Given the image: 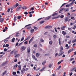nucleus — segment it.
Wrapping results in <instances>:
<instances>
[{
    "mask_svg": "<svg viewBox=\"0 0 76 76\" xmlns=\"http://www.w3.org/2000/svg\"><path fill=\"white\" fill-rule=\"evenodd\" d=\"M21 9H22V6L20 5L17 8L16 11H19V10H20Z\"/></svg>",
    "mask_w": 76,
    "mask_h": 76,
    "instance_id": "f257e3e1",
    "label": "nucleus"
},
{
    "mask_svg": "<svg viewBox=\"0 0 76 76\" xmlns=\"http://www.w3.org/2000/svg\"><path fill=\"white\" fill-rule=\"evenodd\" d=\"M65 10H66V8H62L60 9V11H62V12H63L64 11V12L65 11Z\"/></svg>",
    "mask_w": 76,
    "mask_h": 76,
    "instance_id": "f03ea898",
    "label": "nucleus"
},
{
    "mask_svg": "<svg viewBox=\"0 0 76 76\" xmlns=\"http://www.w3.org/2000/svg\"><path fill=\"white\" fill-rule=\"evenodd\" d=\"M31 51V49H30V48L28 47L27 48V53H30Z\"/></svg>",
    "mask_w": 76,
    "mask_h": 76,
    "instance_id": "7ed1b4c3",
    "label": "nucleus"
},
{
    "mask_svg": "<svg viewBox=\"0 0 76 76\" xmlns=\"http://www.w3.org/2000/svg\"><path fill=\"white\" fill-rule=\"evenodd\" d=\"M34 38V37H33L29 41V44H30V43L31 42H32V41H33V39Z\"/></svg>",
    "mask_w": 76,
    "mask_h": 76,
    "instance_id": "20e7f679",
    "label": "nucleus"
},
{
    "mask_svg": "<svg viewBox=\"0 0 76 76\" xmlns=\"http://www.w3.org/2000/svg\"><path fill=\"white\" fill-rule=\"evenodd\" d=\"M20 56V55L19 54H16L15 56V57H18Z\"/></svg>",
    "mask_w": 76,
    "mask_h": 76,
    "instance_id": "39448f33",
    "label": "nucleus"
},
{
    "mask_svg": "<svg viewBox=\"0 0 76 76\" xmlns=\"http://www.w3.org/2000/svg\"><path fill=\"white\" fill-rule=\"evenodd\" d=\"M18 67L19 68L18 69V70H21V66H20V65H19Z\"/></svg>",
    "mask_w": 76,
    "mask_h": 76,
    "instance_id": "423d86ee",
    "label": "nucleus"
},
{
    "mask_svg": "<svg viewBox=\"0 0 76 76\" xmlns=\"http://www.w3.org/2000/svg\"><path fill=\"white\" fill-rule=\"evenodd\" d=\"M66 28V26H63L62 27H61V29L62 30H64V28Z\"/></svg>",
    "mask_w": 76,
    "mask_h": 76,
    "instance_id": "0eeeda50",
    "label": "nucleus"
},
{
    "mask_svg": "<svg viewBox=\"0 0 76 76\" xmlns=\"http://www.w3.org/2000/svg\"><path fill=\"white\" fill-rule=\"evenodd\" d=\"M21 49L23 50H25L26 49V47H24L23 46H22L21 47Z\"/></svg>",
    "mask_w": 76,
    "mask_h": 76,
    "instance_id": "6e6552de",
    "label": "nucleus"
},
{
    "mask_svg": "<svg viewBox=\"0 0 76 76\" xmlns=\"http://www.w3.org/2000/svg\"><path fill=\"white\" fill-rule=\"evenodd\" d=\"M50 18H51V17L49 16V17H47L45 19V20H48V19H50Z\"/></svg>",
    "mask_w": 76,
    "mask_h": 76,
    "instance_id": "1a4fd4ad",
    "label": "nucleus"
},
{
    "mask_svg": "<svg viewBox=\"0 0 76 76\" xmlns=\"http://www.w3.org/2000/svg\"><path fill=\"white\" fill-rule=\"evenodd\" d=\"M34 29L32 28L31 29L30 32H31V33L34 32Z\"/></svg>",
    "mask_w": 76,
    "mask_h": 76,
    "instance_id": "9d476101",
    "label": "nucleus"
},
{
    "mask_svg": "<svg viewBox=\"0 0 76 76\" xmlns=\"http://www.w3.org/2000/svg\"><path fill=\"white\" fill-rule=\"evenodd\" d=\"M45 69V67H44L42 69H41L40 70V72H41V71L42 72V71H44V70Z\"/></svg>",
    "mask_w": 76,
    "mask_h": 76,
    "instance_id": "9b49d317",
    "label": "nucleus"
},
{
    "mask_svg": "<svg viewBox=\"0 0 76 76\" xmlns=\"http://www.w3.org/2000/svg\"><path fill=\"white\" fill-rule=\"evenodd\" d=\"M4 20V19L3 18H0V21L2 23V22Z\"/></svg>",
    "mask_w": 76,
    "mask_h": 76,
    "instance_id": "f8f14e48",
    "label": "nucleus"
},
{
    "mask_svg": "<svg viewBox=\"0 0 76 76\" xmlns=\"http://www.w3.org/2000/svg\"><path fill=\"white\" fill-rule=\"evenodd\" d=\"M69 18H68L67 17H66L65 19V21H68V20H69Z\"/></svg>",
    "mask_w": 76,
    "mask_h": 76,
    "instance_id": "ddd939ff",
    "label": "nucleus"
},
{
    "mask_svg": "<svg viewBox=\"0 0 76 76\" xmlns=\"http://www.w3.org/2000/svg\"><path fill=\"white\" fill-rule=\"evenodd\" d=\"M63 47L61 46V50H60V52H61L62 50H63Z\"/></svg>",
    "mask_w": 76,
    "mask_h": 76,
    "instance_id": "4468645a",
    "label": "nucleus"
},
{
    "mask_svg": "<svg viewBox=\"0 0 76 76\" xmlns=\"http://www.w3.org/2000/svg\"><path fill=\"white\" fill-rule=\"evenodd\" d=\"M69 9H65V10L64 12H69Z\"/></svg>",
    "mask_w": 76,
    "mask_h": 76,
    "instance_id": "2eb2a0df",
    "label": "nucleus"
},
{
    "mask_svg": "<svg viewBox=\"0 0 76 76\" xmlns=\"http://www.w3.org/2000/svg\"><path fill=\"white\" fill-rule=\"evenodd\" d=\"M62 34L63 35H66V32L64 31H62Z\"/></svg>",
    "mask_w": 76,
    "mask_h": 76,
    "instance_id": "dca6fc26",
    "label": "nucleus"
},
{
    "mask_svg": "<svg viewBox=\"0 0 76 76\" xmlns=\"http://www.w3.org/2000/svg\"><path fill=\"white\" fill-rule=\"evenodd\" d=\"M15 38H13V39H12V42H14L15 41Z\"/></svg>",
    "mask_w": 76,
    "mask_h": 76,
    "instance_id": "f3484780",
    "label": "nucleus"
},
{
    "mask_svg": "<svg viewBox=\"0 0 76 76\" xmlns=\"http://www.w3.org/2000/svg\"><path fill=\"white\" fill-rule=\"evenodd\" d=\"M14 20L15 22L16 21V17H14Z\"/></svg>",
    "mask_w": 76,
    "mask_h": 76,
    "instance_id": "a211bd4d",
    "label": "nucleus"
},
{
    "mask_svg": "<svg viewBox=\"0 0 76 76\" xmlns=\"http://www.w3.org/2000/svg\"><path fill=\"white\" fill-rule=\"evenodd\" d=\"M30 39V36H28L27 37V38L26 39V40H28V39Z\"/></svg>",
    "mask_w": 76,
    "mask_h": 76,
    "instance_id": "6ab92c4d",
    "label": "nucleus"
},
{
    "mask_svg": "<svg viewBox=\"0 0 76 76\" xmlns=\"http://www.w3.org/2000/svg\"><path fill=\"white\" fill-rule=\"evenodd\" d=\"M44 21H41L40 22V23L42 24V23H44Z\"/></svg>",
    "mask_w": 76,
    "mask_h": 76,
    "instance_id": "aec40b11",
    "label": "nucleus"
},
{
    "mask_svg": "<svg viewBox=\"0 0 76 76\" xmlns=\"http://www.w3.org/2000/svg\"><path fill=\"white\" fill-rule=\"evenodd\" d=\"M63 17H64V15H62L61 16H60V17L61 18V19H62Z\"/></svg>",
    "mask_w": 76,
    "mask_h": 76,
    "instance_id": "412c9836",
    "label": "nucleus"
},
{
    "mask_svg": "<svg viewBox=\"0 0 76 76\" xmlns=\"http://www.w3.org/2000/svg\"><path fill=\"white\" fill-rule=\"evenodd\" d=\"M40 41L41 42H44V40L43 39H41L40 40Z\"/></svg>",
    "mask_w": 76,
    "mask_h": 76,
    "instance_id": "4be33fe9",
    "label": "nucleus"
},
{
    "mask_svg": "<svg viewBox=\"0 0 76 76\" xmlns=\"http://www.w3.org/2000/svg\"><path fill=\"white\" fill-rule=\"evenodd\" d=\"M56 15H57L58 14L57 13H55V14H53V15H52V16H54Z\"/></svg>",
    "mask_w": 76,
    "mask_h": 76,
    "instance_id": "5701e85b",
    "label": "nucleus"
},
{
    "mask_svg": "<svg viewBox=\"0 0 76 76\" xmlns=\"http://www.w3.org/2000/svg\"><path fill=\"white\" fill-rule=\"evenodd\" d=\"M49 43L50 45H52V44H53V42H52V41H50L49 42Z\"/></svg>",
    "mask_w": 76,
    "mask_h": 76,
    "instance_id": "b1692460",
    "label": "nucleus"
},
{
    "mask_svg": "<svg viewBox=\"0 0 76 76\" xmlns=\"http://www.w3.org/2000/svg\"><path fill=\"white\" fill-rule=\"evenodd\" d=\"M34 29H35V30H37V29H38V28L36 27H34Z\"/></svg>",
    "mask_w": 76,
    "mask_h": 76,
    "instance_id": "393cba45",
    "label": "nucleus"
},
{
    "mask_svg": "<svg viewBox=\"0 0 76 76\" xmlns=\"http://www.w3.org/2000/svg\"><path fill=\"white\" fill-rule=\"evenodd\" d=\"M45 28V29H49V26H46Z\"/></svg>",
    "mask_w": 76,
    "mask_h": 76,
    "instance_id": "a878e982",
    "label": "nucleus"
},
{
    "mask_svg": "<svg viewBox=\"0 0 76 76\" xmlns=\"http://www.w3.org/2000/svg\"><path fill=\"white\" fill-rule=\"evenodd\" d=\"M23 9H26V7H22Z\"/></svg>",
    "mask_w": 76,
    "mask_h": 76,
    "instance_id": "bb28decb",
    "label": "nucleus"
},
{
    "mask_svg": "<svg viewBox=\"0 0 76 76\" xmlns=\"http://www.w3.org/2000/svg\"><path fill=\"white\" fill-rule=\"evenodd\" d=\"M9 45L7 44H6V45H5L6 47H9Z\"/></svg>",
    "mask_w": 76,
    "mask_h": 76,
    "instance_id": "cd10ccee",
    "label": "nucleus"
},
{
    "mask_svg": "<svg viewBox=\"0 0 76 76\" xmlns=\"http://www.w3.org/2000/svg\"><path fill=\"white\" fill-rule=\"evenodd\" d=\"M52 66V65L51 64H50L49 65V68H51Z\"/></svg>",
    "mask_w": 76,
    "mask_h": 76,
    "instance_id": "c85d7f7f",
    "label": "nucleus"
},
{
    "mask_svg": "<svg viewBox=\"0 0 76 76\" xmlns=\"http://www.w3.org/2000/svg\"><path fill=\"white\" fill-rule=\"evenodd\" d=\"M19 6V4L18 3H17L15 4V6L16 7H18Z\"/></svg>",
    "mask_w": 76,
    "mask_h": 76,
    "instance_id": "c756f323",
    "label": "nucleus"
},
{
    "mask_svg": "<svg viewBox=\"0 0 76 76\" xmlns=\"http://www.w3.org/2000/svg\"><path fill=\"white\" fill-rule=\"evenodd\" d=\"M6 72H7V71H5L3 73V75H2V76H3V75H4L5 74V73H6Z\"/></svg>",
    "mask_w": 76,
    "mask_h": 76,
    "instance_id": "7c9ffc66",
    "label": "nucleus"
},
{
    "mask_svg": "<svg viewBox=\"0 0 76 76\" xmlns=\"http://www.w3.org/2000/svg\"><path fill=\"white\" fill-rule=\"evenodd\" d=\"M61 67V66H59L58 67V70H59V69H60Z\"/></svg>",
    "mask_w": 76,
    "mask_h": 76,
    "instance_id": "2f4dec72",
    "label": "nucleus"
},
{
    "mask_svg": "<svg viewBox=\"0 0 76 76\" xmlns=\"http://www.w3.org/2000/svg\"><path fill=\"white\" fill-rule=\"evenodd\" d=\"M36 56V57H39V54L38 53H37Z\"/></svg>",
    "mask_w": 76,
    "mask_h": 76,
    "instance_id": "473e14b6",
    "label": "nucleus"
},
{
    "mask_svg": "<svg viewBox=\"0 0 76 76\" xmlns=\"http://www.w3.org/2000/svg\"><path fill=\"white\" fill-rule=\"evenodd\" d=\"M34 10V7H32L31 8L30 10Z\"/></svg>",
    "mask_w": 76,
    "mask_h": 76,
    "instance_id": "72a5a7b5",
    "label": "nucleus"
},
{
    "mask_svg": "<svg viewBox=\"0 0 76 76\" xmlns=\"http://www.w3.org/2000/svg\"><path fill=\"white\" fill-rule=\"evenodd\" d=\"M65 4H66V3H64L63 4L62 6L61 7H63V6H64V5H65Z\"/></svg>",
    "mask_w": 76,
    "mask_h": 76,
    "instance_id": "f704fd0d",
    "label": "nucleus"
},
{
    "mask_svg": "<svg viewBox=\"0 0 76 76\" xmlns=\"http://www.w3.org/2000/svg\"><path fill=\"white\" fill-rule=\"evenodd\" d=\"M23 39H24V37H22L20 41H23Z\"/></svg>",
    "mask_w": 76,
    "mask_h": 76,
    "instance_id": "c9c22d12",
    "label": "nucleus"
},
{
    "mask_svg": "<svg viewBox=\"0 0 76 76\" xmlns=\"http://www.w3.org/2000/svg\"><path fill=\"white\" fill-rule=\"evenodd\" d=\"M24 14L25 15H28V12H24Z\"/></svg>",
    "mask_w": 76,
    "mask_h": 76,
    "instance_id": "e433bc0d",
    "label": "nucleus"
},
{
    "mask_svg": "<svg viewBox=\"0 0 76 76\" xmlns=\"http://www.w3.org/2000/svg\"><path fill=\"white\" fill-rule=\"evenodd\" d=\"M54 29L56 32H57V28H56L55 27V28Z\"/></svg>",
    "mask_w": 76,
    "mask_h": 76,
    "instance_id": "4c0bfd02",
    "label": "nucleus"
},
{
    "mask_svg": "<svg viewBox=\"0 0 76 76\" xmlns=\"http://www.w3.org/2000/svg\"><path fill=\"white\" fill-rule=\"evenodd\" d=\"M69 6H70V5H69V4H67L66 5V7H69Z\"/></svg>",
    "mask_w": 76,
    "mask_h": 76,
    "instance_id": "58836bf2",
    "label": "nucleus"
},
{
    "mask_svg": "<svg viewBox=\"0 0 76 76\" xmlns=\"http://www.w3.org/2000/svg\"><path fill=\"white\" fill-rule=\"evenodd\" d=\"M72 28H68V30H69L70 31H72Z\"/></svg>",
    "mask_w": 76,
    "mask_h": 76,
    "instance_id": "ea45409f",
    "label": "nucleus"
},
{
    "mask_svg": "<svg viewBox=\"0 0 76 76\" xmlns=\"http://www.w3.org/2000/svg\"><path fill=\"white\" fill-rule=\"evenodd\" d=\"M12 74L13 75H15L16 74V73L15 72H13Z\"/></svg>",
    "mask_w": 76,
    "mask_h": 76,
    "instance_id": "a19ab883",
    "label": "nucleus"
},
{
    "mask_svg": "<svg viewBox=\"0 0 76 76\" xmlns=\"http://www.w3.org/2000/svg\"><path fill=\"white\" fill-rule=\"evenodd\" d=\"M13 53H14V51H13L12 52H11L10 53V54H13Z\"/></svg>",
    "mask_w": 76,
    "mask_h": 76,
    "instance_id": "79ce46f5",
    "label": "nucleus"
},
{
    "mask_svg": "<svg viewBox=\"0 0 76 76\" xmlns=\"http://www.w3.org/2000/svg\"><path fill=\"white\" fill-rule=\"evenodd\" d=\"M74 58H71L70 59V60L71 61H72V60H74Z\"/></svg>",
    "mask_w": 76,
    "mask_h": 76,
    "instance_id": "37998d69",
    "label": "nucleus"
},
{
    "mask_svg": "<svg viewBox=\"0 0 76 76\" xmlns=\"http://www.w3.org/2000/svg\"><path fill=\"white\" fill-rule=\"evenodd\" d=\"M21 74H23V70H21Z\"/></svg>",
    "mask_w": 76,
    "mask_h": 76,
    "instance_id": "c03bdc74",
    "label": "nucleus"
},
{
    "mask_svg": "<svg viewBox=\"0 0 76 76\" xmlns=\"http://www.w3.org/2000/svg\"><path fill=\"white\" fill-rule=\"evenodd\" d=\"M34 47L36 48V47H37V45L35 44L34 45Z\"/></svg>",
    "mask_w": 76,
    "mask_h": 76,
    "instance_id": "a18cd8bd",
    "label": "nucleus"
},
{
    "mask_svg": "<svg viewBox=\"0 0 76 76\" xmlns=\"http://www.w3.org/2000/svg\"><path fill=\"white\" fill-rule=\"evenodd\" d=\"M52 28V26H49V29Z\"/></svg>",
    "mask_w": 76,
    "mask_h": 76,
    "instance_id": "49530a36",
    "label": "nucleus"
},
{
    "mask_svg": "<svg viewBox=\"0 0 76 76\" xmlns=\"http://www.w3.org/2000/svg\"><path fill=\"white\" fill-rule=\"evenodd\" d=\"M4 51H7V49L6 48H5L4 50Z\"/></svg>",
    "mask_w": 76,
    "mask_h": 76,
    "instance_id": "de8ad7c7",
    "label": "nucleus"
},
{
    "mask_svg": "<svg viewBox=\"0 0 76 76\" xmlns=\"http://www.w3.org/2000/svg\"><path fill=\"white\" fill-rule=\"evenodd\" d=\"M73 2H72L69 4V6H71V5H72V4H73Z\"/></svg>",
    "mask_w": 76,
    "mask_h": 76,
    "instance_id": "09e8293b",
    "label": "nucleus"
},
{
    "mask_svg": "<svg viewBox=\"0 0 76 76\" xmlns=\"http://www.w3.org/2000/svg\"><path fill=\"white\" fill-rule=\"evenodd\" d=\"M23 71L24 72H25L26 71V69H25L24 68H23Z\"/></svg>",
    "mask_w": 76,
    "mask_h": 76,
    "instance_id": "8fccbe9b",
    "label": "nucleus"
},
{
    "mask_svg": "<svg viewBox=\"0 0 76 76\" xmlns=\"http://www.w3.org/2000/svg\"><path fill=\"white\" fill-rule=\"evenodd\" d=\"M34 60H36V61H37V60H37V58H34Z\"/></svg>",
    "mask_w": 76,
    "mask_h": 76,
    "instance_id": "3c124183",
    "label": "nucleus"
},
{
    "mask_svg": "<svg viewBox=\"0 0 76 76\" xmlns=\"http://www.w3.org/2000/svg\"><path fill=\"white\" fill-rule=\"evenodd\" d=\"M48 55H49V54H48V53H47L46 54H45V56H48Z\"/></svg>",
    "mask_w": 76,
    "mask_h": 76,
    "instance_id": "603ef678",
    "label": "nucleus"
},
{
    "mask_svg": "<svg viewBox=\"0 0 76 76\" xmlns=\"http://www.w3.org/2000/svg\"><path fill=\"white\" fill-rule=\"evenodd\" d=\"M14 62H17V59H15L14 61Z\"/></svg>",
    "mask_w": 76,
    "mask_h": 76,
    "instance_id": "864d4df0",
    "label": "nucleus"
},
{
    "mask_svg": "<svg viewBox=\"0 0 76 76\" xmlns=\"http://www.w3.org/2000/svg\"><path fill=\"white\" fill-rule=\"evenodd\" d=\"M53 37L54 38H57V36H56V35H54L53 36Z\"/></svg>",
    "mask_w": 76,
    "mask_h": 76,
    "instance_id": "5fc2aeb1",
    "label": "nucleus"
},
{
    "mask_svg": "<svg viewBox=\"0 0 76 76\" xmlns=\"http://www.w3.org/2000/svg\"><path fill=\"white\" fill-rule=\"evenodd\" d=\"M76 42V39H75L72 41V42Z\"/></svg>",
    "mask_w": 76,
    "mask_h": 76,
    "instance_id": "6e6d98bb",
    "label": "nucleus"
},
{
    "mask_svg": "<svg viewBox=\"0 0 76 76\" xmlns=\"http://www.w3.org/2000/svg\"><path fill=\"white\" fill-rule=\"evenodd\" d=\"M17 19H20V16H18V17Z\"/></svg>",
    "mask_w": 76,
    "mask_h": 76,
    "instance_id": "4d7b16f0",
    "label": "nucleus"
},
{
    "mask_svg": "<svg viewBox=\"0 0 76 76\" xmlns=\"http://www.w3.org/2000/svg\"><path fill=\"white\" fill-rule=\"evenodd\" d=\"M23 43V42H21V43H20L18 45L19 46H20V45H22V44Z\"/></svg>",
    "mask_w": 76,
    "mask_h": 76,
    "instance_id": "13d9d810",
    "label": "nucleus"
},
{
    "mask_svg": "<svg viewBox=\"0 0 76 76\" xmlns=\"http://www.w3.org/2000/svg\"><path fill=\"white\" fill-rule=\"evenodd\" d=\"M18 44H19V43H18V42L15 45L16 46H16H18Z\"/></svg>",
    "mask_w": 76,
    "mask_h": 76,
    "instance_id": "bf43d9fd",
    "label": "nucleus"
},
{
    "mask_svg": "<svg viewBox=\"0 0 76 76\" xmlns=\"http://www.w3.org/2000/svg\"><path fill=\"white\" fill-rule=\"evenodd\" d=\"M24 44H25L26 45L27 44H28V41L25 42Z\"/></svg>",
    "mask_w": 76,
    "mask_h": 76,
    "instance_id": "052dcab7",
    "label": "nucleus"
},
{
    "mask_svg": "<svg viewBox=\"0 0 76 76\" xmlns=\"http://www.w3.org/2000/svg\"><path fill=\"white\" fill-rule=\"evenodd\" d=\"M42 18H40L38 19L37 20V21H38V20H40V19H42Z\"/></svg>",
    "mask_w": 76,
    "mask_h": 76,
    "instance_id": "680f3d73",
    "label": "nucleus"
},
{
    "mask_svg": "<svg viewBox=\"0 0 76 76\" xmlns=\"http://www.w3.org/2000/svg\"><path fill=\"white\" fill-rule=\"evenodd\" d=\"M39 46H40V47H42V45L41 44V43L39 44Z\"/></svg>",
    "mask_w": 76,
    "mask_h": 76,
    "instance_id": "e2e57ef3",
    "label": "nucleus"
},
{
    "mask_svg": "<svg viewBox=\"0 0 76 76\" xmlns=\"http://www.w3.org/2000/svg\"><path fill=\"white\" fill-rule=\"evenodd\" d=\"M7 40H5L4 41V42H7Z\"/></svg>",
    "mask_w": 76,
    "mask_h": 76,
    "instance_id": "0e129e2a",
    "label": "nucleus"
},
{
    "mask_svg": "<svg viewBox=\"0 0 76 76\" xmlns=\"http://www.w3.org/2000/svg\"><path fill=\"white\" fill-rule=\"evenodd\" d=\"M72 74H73V73H72V72H71V73L69 75H70V76H71V75H72Z\"/></svg>",
    "mask_w": 76,
    "mask_h": 76,
    "instance_id": "69168bd1",
    "label": "nucleus"
},
{
    "mask_svg": "<svg viewBox=\"0 0 76 76\" xmlns=\"http://www.w3.org/2000/svg\"><path fill=\"white\" fill-rule=\"evenodd\" d=\"M61 63V61H59L58 63V64H60Z\"/></svg>",
    "mask_w": 76,
    "mask_h": 76,
    "instance_id": "338daca9",
    "label": "nucleus"
},
{
    "mask_svg": "<svg viewBox=\"0 0 76 76\" xmlns=\"http://www.w3.org/2000/svg\"><path fill=\"white\" fill-rule=\"evenodd\" d=\"M65 56H66L64 54L63 55V56H62V57H65Z\"/></svg>",
    "mask_w": 76,
    "mask_h": 76,
    "instance_id": "774afa93",
    "label": "nucleus"
}]
</instances>
